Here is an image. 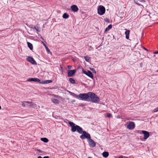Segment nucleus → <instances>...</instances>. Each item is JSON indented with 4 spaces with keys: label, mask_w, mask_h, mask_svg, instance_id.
Wrapping results in <instances>:
<instances>
[{
    "label": "nucleus",
    "mask_w": 158,
    "mask_h": 158,
    "mask_svg": "<svg viewBox=\"0 0 158 158\" xmlns=\"http://www.w3.org/2000/svg\"><path fill=\"white\" fill-rule=\"evenodd\" d=\"M33 106L34 107V108H35V107H36L37 105H36V106H34V105H33Z\"/></svg>",
    "instance_id": "nucleus-43"
},
{
    "label": "nucleus",
    "mask_w": 158,
    "mask_h": 158,
    "mask_svg": "<svg viewBox=\"0 0 158 158\" xmlns=\"http://www.w3.org/2000/svg\"><path fill=\"white\" fill-rule=\"evenodd\" d=\"M135 127V124L134 122L129 121L127 125V127L128 129L131 130L133 129Z\"/></svg>",
    "instance_id": "nucleus-5"
},
{
    "label": "nucleus",
    "mask_w": 158,
    "mask_h": 158,
    "mask_svg": "<svg viewBox=\"0 0 158 158\" xmlns=\"http://www.w3.org/2000/svg\"><path fill=\"white\" fill-rule=\"evenodd\" d=\"M84 59L86 61L89 62L90 59V58L89 56H86L84 57Z\"/></svg>",
    "instance_id": "nucleus-23"
},
{
    "label": "nucleus",
    "mask_w": 158,
    "mask_h": 158,
    "mask_svg": "<svg viewBox=\"0 0 158 158\" xmlns=\"http://www.w3.org/2000/svg\"><path fill=\"white\" fill-rule=\"evenodd\" d=\"M90 69V70H91L92 71H93V72L96 73V71L94 69L92 68H91Z\"/></svg>",
    "instance_id": "nucleus-30"
},
{
    "label": "nucleus",
    "mask_w": 158,
    "mask_h": 158,
    "mask_svg": "<svg viewBox=\"0 0 158 158\" xmlns=\"http://www.w3.org/2000/svg\"><path fill=\"white\" fill-rule=\"evenodd\" d=\"M112 28V25L111 24L109 25L107 27H106L105 30L104 32L109 31Z\"/></svg>",
    "instance_id": "nucleus-15"
},
{
    "label": "nucleus",
    "mask_w": 158,
    "mask_h": 158,
    "mask_svg": "<svg viewBox=\"0 0 158 158\" xmlns=\"http://www.w3.org/2000/svg\"><path fill=\"white\" fill-rule=\"evenodd\" d=\"M1 106H0V110L1 109Z\"/></svg>",
    "instance_id": "nucleus-45"
},
{
    "label": "nucleus",
    "mask_w": 158,
    "mask_h": 158,
    "mask_svg": "<svg viewBox=\"0 0 158 158\" xmlns=\"http://www.w3.org/2000/svg\"><path fill=\"white\" fill-rule=\"evenodd\" d=\"M157 72H158V70L157 71Z\"/></svg>",
    "instance_id": "nucleus-48"
},
{
    "label": "nucleus",
    "mask_w": 158,
    "mask_h": 158,
    "mask_svg": "<svg viewBox=\"0 0 158 158\" xmlns=\"http://www.w3.org/2000/svg\"><path fill=\"white\" fill-rule=\"evenodd\" d=\"M45 48L46 49L47 52L48 53H50L51 52L50 50L49 49L47 46L45 47Z\"/></svg>",
    "instance_id": "nucleus-25"
},
{
    "label": "nucleus",
    "mask_w": 158,
    "mask_h": 158,
    "mask_svg": "<svg viewBox=\"0 0 158 158\" xmlns=\"http://www.w3.org/2000/svg\"><path fill=\"white\" fill-rule=\"evenodd\" d=\"M26 60L28 62L31 63L32 64L36 65L37 63L35 61L33 58L30 56H27L26 58Z\"/></svg>",
    "instance_id": "nucleus-6"
},
{
    "label": "nucleus",
    "mask_w": 158,
    "mask_h": 158,
    "mask_svg": "<svg viewBox=\"0 0 158 158\" xmlns=\"http://www.w3.org/2000/svg\"><path fill=\"white\" fill-rule=\"evenodd\" d=\"M135 3L137 5H138L139 6H140L141 5L140 4H139L138 3H137V2H136Z\"/></svg>",
    "instance_id": "nucleus-39"
},
{
    "label": "nucleus",
    "mask_w": 158,
    "mask_h": 158,
    "mask_svg": "<svg viewBox=\"0 0 158 158\" xmlns=\"http://www.w3.org/2000/svg\"><path fill=\"white\" fill-rule=\"evenodd\" d=\"M126 31L125 32V34L126 35V38L127 40L129 39V35L130 34V31L126 29H125Z\"/></svg>",
    "instance_id": "nucleus-13"
},
{
    "label": "nucleus",
    "mask_w": 158,
    "mask_h": 158,
    "mask_svg": "<svg viewBox=\"0 0 158 158\" xmlns=\"http://www.w3.org/2000/svg\"><path fill=\"white\" fill-rule=\"evenodd\" d=\"M41 140L45 143H47L48 141V139L46 138H41Z\"/></svg>",
    "instance_id": "nucleus-19"
},
{
    "label": "nucleus",
    "mask_w": 158,
    "mask_h": 158,
    "mask_svg": "<svg viewBox=\"0 0 158 158\" xmlns=\"http://www.w3.org/2000/svg\"><path fill=\"white\" fill-rule=\"evenodd\" d=\"M49 157L48 156H44L43 158H49Z\"/></svg>",
    "instance_id": "nucleus-35"
},
{
    "label": "nucleus",
    "mask_w": 158,
    "mask_h": 158,
    "mask_svg": "<svg viewBox=\"0 0 158 158\" xmlns=\"http://www.w3.org/2000/svg\"><path fill=\"white\" fill-rule=\"evenodd\" d=\"M69 81L70 83L72 84H74L75 83V81L73 78H69Z\"/></svg>",
    "instance_id": "nucleus-21"
},
{
    "label": "nucleus",
    "mask_w": 158,
    "mask_h": 158,
    "mask_svg": "<svg viewBox=\"0 0 158 158\" xmlns=\"http://www.w3.org/2000/svg\"><path fill=\"white\" fill-rule=\"evenodd\" d=\"M105 12V8L102 6H99L98 8V13L100 15H102Z\"/></svg>",
    "instance_id": "nucleus-4"
},
{
    "label": "nucleus",
    "mask_w": 158,
    "mask_h": 158,
    "mask_svg": "<svg viewBox=\"0 0 158 158\" xmlns=\"http://www.w3.org/2000/svg\"><path fill=\"white\" fill-rule=\"evenodd\" d=\"M106 21L107 22V20H106Z\"/></svg>",
    "instance_id": "nucleus-47"
},
{
    "label": "nucleus",
    "mask_w": 158,
    "mask_h": 158,
    "mask_svg": "<svg viewBox=\"0 0 158 158\" xmlns=\"http://www.w3.org/2000/svg\"><path fill=\"white\" fill-rule=\"evenodd\" d=\"M72 10L74 12H77L78 10L77 6L76 5H73L71 6Z\"/></svg>",
    "instance_id": "nucleus-12"
},
{
    "label": "nucleus",
    "mask_w": 158,
    "mask_h": 158,
    "mask_svg": "<svg viewBox=\"0 0 158 158\" xmlns=\"http://www.w3.org/2000/svg\"><path fill=\"white\" fill-rule=\"evenodd\" d=\"M37 150L39 152H40V153H44V152L43 151H42L41 150H40V149H37Z\"/></svg>",
    "instance_id": "nucleus-29"
},
{
    "label": "nucleus",
    "mask_w": 158,
    "mask_h": 158,
    "mask_svg": "<svg viewBox=\"0 0 158 158\" xmlns=\"http://www.w3.org/2000/svg\"><path fill=\"white\" fill-rule=\"evenodd\" d=\"M88 140L89 143L90 145L93 147H94L96 146L95 143L93 139H91V137L90 139H89Z\"/></svg>",
    "instance_id": "nucleus-11"
},
{
    "label": "nucleus",
    "mask_w": 158,
    "mask_h": 158,
    "mask_svg": "<svg viewBox=\"0 0 158 158\" xmlns=\"http://www.w3.org/2000/svg\"><path fill=\"white\" fill-rule=\"evenodd\" d=\"M144 49L145 50H147V51H148L147 49L146 48H144Z\"/></svg>",
    "instance_id": "nucleus-42"
},
{
    "label": "nucleus",
    "mask_w": 158,
    "mask_h": 158,
    "mask_svg": "<svg viewBox=\"0 0 158 158\" xmlns=\"http://www.w3.org/2000/svg\"><path fill=\"white\" fill-rule=\"evenodd\" d=\"M91 48L90 49H89V50H93V48L92 47H90Z\"/></svg>",
    "instance_id": "nucleus-36"
},
{
    "label": "nucleus",
    "mask_w": 158,
    "mask_h": 158,
    "mask_svg": "<svg viewBox=\"0 0 158 158\" xmlns=\"http://www.w3.org/2000/svg\"><path fill=\"white\" fill-rule=\"evenodd\" d=\"M154 112H156L157 111H158V107L156 108L154 110Z\"/></svg>",
    "instance_id": "nucleus-28"
},
{
    "label": "nucleus",
    "mask_w": 158,
    "mask_h": 158,
    "mask_svg": "<svg viewBox=\"0 0 158 158\" xmlns=\"http://www.w3.org/2000/svg\"><path fill=\"white\" fill-rule=\"evenodd\" d=\"M154 54H158V51L154 52Z\"/></svg>",
    "instance_id": "nucleus-38"
},
{
    "label": "nucleus",
    "mask_w": 158,
    "mask_h": 158,
    "mask_svg": "<svg viewBox=\"0 0 158 158\" xmlns=\"http://www.w3.org/2000/svg\"><path fill=\"white\" fill-rule=\"evenodd\" d=\"M42 43L43 44L44 46L45 47L47 46L44 43V42H42Z\"/></svg>",
    "instance_id": "nucleus-33"
},
{
    "label": "nucleus",
    "mask_w": 158,
    "mask_h": 158,
    "mask_svg": "<svg viewBox=\"0 0 158 158\" xmlns=\"http://www.w3.org/2000/svg\"><path fill=\"white\" fill-rule=\"evenodd\" d=\"M36 106V104H34L32 102H30V106L31 107H34L33 106Z\"/></svg>",
    "instance_id": "nucleus-24"
},
{
    "label": "nucleus",
    "mask_w": 158,
    "mask_h": 158,
    "mask_svg": "<svg viewBox=\"0 0 158 158\" xmlns=\"http://www.w3.org/2000/svg\"><path fill=\"white\" fill-rule=\"evenodd\" d=\"M88 158H92V157H88Z\"/></svg>",
    "instance_id": "nucleus-44"
},
{
    "label": "nucleus",
    "mask_w": 158,
    "mask_h": 158,
    "mask_svg": "<svg viewBox=\"0 0 158 158\" xmlns=\"http://www.w3.org/2000/svg\"><path fill=\"white\" fill-rule=\"evenodd\" d=\"M37 158H42L41 156H39Z\"/></svg>",
    "instance_id": "nucleus-41"
},
{
    "label": "nucleus",
    "mask_w": 158,
    "mask_h": 158,
    "mask_svg": "<svg viewBox=\"0 0 158 158\" xmlns=\"http://www.w3.org/2000/svg\"><path fill=\"white\" fill-rule=\"evenodd\" d=\"M106 116L108 118H110L112 117V114L109 113L107 114Z\"/></svg>",
    "instance_id": "nucleus-26"
},
{
    "label": "nucleus",
    "mask_w": 158,
    "mask_h": 158,
    "mask_svg": "<svg viewBox=\"0 0 158 158\" xmlns=\"http://www.w3.org/2000/svg\"><path fill=\"white\" fill-rule=\"evenodd\" d=\"M52 82V81L51 80H47L41 82H40V84H49L51 83Z\"/></svg>",
    "instance_id": "nucleus-14"
},
{
    "label": "nucleus",
    "mask_w": 158,
    "mask_h": 158,
    "mask_svg": "<svg viewBox=\"0 0 158 158\" xmlns=\"http://www.w3.org/2000/svg\"><path fill=\"white\" fill-rule=\"evenodd\" d=\"M76 71L75 69L69 70L68 72V76L69 77H71L73 76L76 73Z\"/></svg>",
    "instance_id": "nucleus-9"
},
{
    "label": "nucleus",
    "mask_w": 158,
    "mask_h": 158,
    "mask_svg": "<svg viewBox=\"0 0 158 158\" xmlns=\"http://www.w3.org/2000/svg\"><path fill=\"white\" fill-rule=\"evenodd\" d=\"M33 30H36V31L38 32L39 31V28L38 27H34L33 28Z\"/></svg>",
    "instance_id": "nucleus-27"
},
{
    "label": "nucleus",
    "mask_w": 158,
    "mask_h": 158,
    "mask_svg": "<svg viewBox=\"0 0 158 158\" xmlns=\"http://www.w3.org/2000/svg\"><path fill=\"white\" fill-rule=\"evenodd\" d=\"M69 124L71 127V131L72 132L77 131L79 133L82 134L80 136V138L82 139H90V135L85 131H83L82 128L80 126L76 125L73 122H69Z\"/></svg>",
    "instance_id": "nucleus-1"
},
{
    "label": "nucleus",
    "mask_w": 158,
    "mask_h": 158,
    "mask_svg": "<svg viewBox=\"0 0 158 158\" xmlns=\"http://www.w3.org/2000/svg\"><path fill=\"white\" fill-rule=\"evenodd\" d=\"M24 102H22V106L23 107H24L25 106V104L24 103Z\"/></svg>",
    "instance_id": "nucleus-31"
},
{
    "label": "nucleus",
    "mask_w": 158,
    "mask_h": 158,
    "mask_svg": "<svg viewBox=\"0 0 158 158\" xmlns=\"http://www.w3.org/2000/svg\"><path fill=\"white\" fill-rule=\"evenodd\" d=\"M107 21H109V20H108V19H107Z\"/></svg>",
    "instance_id": "nucleus-46"
},
{
    "label": "nucleus",
    "mask_w": 158,
    "mask_h": 158,
    "mask_svg": "<svg viewBox=\"0 0 158 158\" xmlns=\"http://www.w3.org/2000/svg\"><path fill=\"white\" fill-rule=\"evenodd\" d=\"M71 94H71V95L73 97L78 99V97H79V95H77L76 94H75V93H71Z\"/></svg>",
    "instance_id": "nucleus-22"
},
{
    "label": "nucleus",
    "mask_w": 158,
    "mask_h": 158,
    "mask_svg": "<svg viewBox=\"0 0 158 158\" xmlns=\"http://www.w3.org/2000/svg\"><path fill=\"white\" fill-rule=\"evenodd\" d=\"M41 39L42 40H44V39H43V38L42 36L41 37Z\"/></svg>",
    "instance_id": "nucleus-40"
},
{
    "label": "nucleus",
    "mask_w": 158,
    "mask_h": 158,
    "mask_svg": "<svg viewBox=\"0 0 158 158\" xmlns=\"http://www.w3.org/2000/svg\"><path fill=\"white\" fill-rule=\"evenodd\" d=\"M68 92L71 95V94H72L71 93H72L73 92H70V91H68Z\"/></svg>",
    "instance_id": "nucleus-37"
},
{
    "label": "nucleus",
    "mask_w": 158,
    "mask_h": 158,
    "mask_svg": "<svg viewBox=\"0 0 158 158\" xmlns=\"http://www.w3.org/2000/svg\"><path fill=\"white\" fill-rule=\"evenodd\" d=\"M102 155L104 157L106 158L109 156V154L108 152H103Z\"/></svg>",
    "instance_id": "nucleus-16"
},
{
    "label": "nucleus",
    "mask_w": 158,
    "mask_h": 158,
    "mask_svg": "<svg viewBox=\"0 0 158 158\" xmlns=\"http://www.w3.org/2000/svg\"><path fill=\"white\" fill-rule=\"evenodd\" d=\"M69 17V15L67 13H64L63 15V18L64 19H67Z\"/></svg>",
    "instance_id": "nucleus-20"
},
{
    "label": "nucleus",
    "mask_w": 158,
    "mask_h": 158,
    "mask_svg": "<svg viewBox=\"0 0 158 158\" xmlns=\"http://www.w3.org/2000/svg\"><path fill=\"white\" fill-rule=\"evenodd\" d=\"M25 102L26 103H29V104H30V102H30L29 101H26V102Z\"/></svg>",
    "instance_id": "nucleus-34"
},
{
    "label": "nucleus",
    "mask_w": 158,
    "mask_h": 158,
    "mask_svg": "<svg viewBox=\"0 0 158 158\" xmlns=\"http://www.w3.org/2000/svg\"><path fill=\"white\" fill-rule=\"evenodd\" d=\"M89 92L86 93L80 94H79L78 99L80 100L88 101Z\"/></svg>",
    "instance_id": "nucleus-3"
},
{
    "label": "nucleus",
    "mask_w": 158,
    "mask_h": 158,
    "mask_svg": "<svg viewBox=\"0 0 158 158\" xmlns=\"http://www.w3.org/2000/svg\"><path fill=\"white\" fill-rule=\"evenodd\" d=\"M83 73L87 75L90 77L93 78V75L92 72L88 70L87 71H83Z\"/></svg>",
    "instance_id": "nucleus-8"
},
{
    "label": "nucleus",
    "mask_w": 158,
    "mask_h": 158,
    "mask_svg": "<svg viewBox=\"0 0 158 158\" xmlns=\"http://www.w3.org/2000/svg\"><path fill=\"white\" fill-rule=\"evenodd\" d=\"M100 101V98L97 95L94 93L89 92V97L88 102L96 103H98Z\"/></svg>",
    "instance_id": "nucleus-2"
},
{
    "label": "nucleus",
    "mask_w": 158,
    "mask_h": 158,
    "mask_svg": "<svg viewBox=\"0 0 158 158\" xmlns=\"http://www.w3.org/2000/svg\"><path fill=\"white\" fill-rule=\"evenodd\" d=\"M27 81H34L39 82L40 84V82H41L40 81V79L36 78H29L27 79Z\"/></svg>",
    "instance_id": "nucleus-10"
},
{
    "label": "nucleus",
    "mask_w": 158,
    "mask_h": 158,
    "mask_svg": "<svg viewBox=\"0 0 158 158\" xmlns=\"http://www.w3.org/2000/svg\"><path fill=\"white\" fill-rule=\"evenodd\" d=\"M51 101L52 102L55 104H58L59 102V100L57 99H51Z\"/></svg>",
    "instance_id": "nucleus-18"
},
{
    "label": "nucleus",
    "mask_w": 158,
    "mask_h": 158,
    "mask_svg": "<svg viewBox=\"0 0 158 158\" xmlns=\"http://www.w3.org/2000/svg\"><path fill=\"white\" fill-rule=\"evenodd\" d=\"M71 67H72V66H68V68L69 69H71Z\"/></svg>",
    "instance_id": "nucleus-32"
},
{
    "label": "nucleus",
    "mask_w": 158,
    "mask_h": 158,
    "mask_svg": "<svg viewBox=\"0 0 158 158\" xmlns=\"http://www.w3.org/2000/svg\"><path fill=\"white\" fill-rule=\"evenodd\" d=\"M142 132L144 135V139H147L149 136V133L148 131H142Z\"/></svg>",
    "instance_id": "nucleus-7"
},
{
    "label": "nucleus",
    "mask_w": 158,
    "mask_h": 158,
    "mask_svg": "<svg viewBox=\"0 0 158 158\" xmlns=\"http://www.w3.org/2000/svg\"><path fill=\"white\" fill-rule=\"evenodd\" d=\"M27 44L28 47L31 50L33 49V46L32 44L29 42H27Z\"/></svg>",
    "instance_id": "nucleus-17"
}]
</instances>
